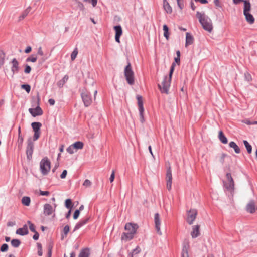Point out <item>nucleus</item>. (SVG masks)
I'll list each match as a JSON object with an SVG mask.
<instances>
[{"instance_id": "f03ea898", "label": "nucleus", "mask_w": 257, "mask_h": 257, "mask_svg": "<svg viewBox=\"0 0 257 257\" xmlns=\"http://www.w3.org/2000/svg\"><path fill=\"white\" fill-rule=\"evenodd\" d=\"M138 226L137 224L127 223L125 225V230L126 232L122 233L121 239L125 241H129L132 239L134 235L136 234Z\"/></svg>"}, {"instance_id": "a19ab883", "label": "nucleus", "mask_w": 257, "mask_h": 257, "mask_svg": "<svg viewBox=\"0 0 257 257\" xmlns=\"http://www.w3.org/2000/svg\"><path fill=\"white\" fill-rule=\"evenodd\" d=\"M37 248H38V254L39 256H42L43 254L42 251V247L40 243H37Z\"/></svg>"}, {"instance_id": "49530a36", "label": "nucleus", "mask_w": 257, "mask_h": 257, "mask_svg": "<svg viewBox=\"0 0 257 257\" xmlns=\"http://www.w3.org/2000/svg\"><path fill=\"white\" fill-rule=\"evenodd\" d=\"M74 147L72 145H70L67 149V151L72 154H73L74 151Z\"/></svg>"}, {"instance_id": "f257e3e1", "label": "nucleus", "mask_w": 257, "mask_h": 257, "mask_svg": "<svg viewBox=\"0 0 257 257\" xmlns=\"http://www.w3.org/2000/svg\"><path fill=\"white\" fill-rule=\"evenodd\" d=\"M175 66V63H172L170 68L169 76H165L161 83L160 84H158V87L161 93H164L166 94L169 93V90Z\"/></svg>"}, {"instance_id": "2eb2a0df", "label": "nucleus", "mask_w": 257, "mask_h": 257, "mask_svg": "<svg viewBox=\"0 0 257 257\" xmlns=\"http://www.w3.org/2000/svg\"><path fill=\"white\" fill-rule=\"evenodd\" d=\"M154 221L155 224V228L158 234L160 235H162V232L160 230L161 220L160 218V215L158 213L155 214Z\"/></svg>"}, {"instance_id": "774afa93", "label": "nucleus", "mask_w": 257, "mask_h": 257, "mask_svg": "<svg viewBox=\"0 0 257 257\" xmlns=\"http://www.w3.org/2000/svg\"><path fill=\"white\" fill-rule=\"evenodd\" d=\"M196 2H200L201 4H205L208 3L207 0H195Z\"/></svg>"}, {"instance_id": "c756f323", "label": "nucleus", "mask_w": 257, "mask_h": 257, "mask_svg": "<svg viewBox=\"0 0 257 257\" xmlns=\"http://www.w3.org/2000/svg\"><path fill=\"white\" fill-rule=\"evenodd\" d=\"M141 248L139 246H137L132 252L129 254V257H134L137 254H138L141 252Z\"/></svg>"}, {"instance_id": "5701e85b", "label": "nucleus", "mask_w": 257, "mask_h": 257, "mask_svg": "<svg viewBox=\"0 0 257 257\" xmlns=\"http://www.w3.org/2000/svg\"><path fill=\"white\" fill-rule=\"evenodd\" d=\"M163 7L164 10L168 14H171L172 9L167 0H163Z\"/></svg>"}, {"instance_id": "603ef678", "label": "nucleus", "mask_w": 257, "mask_h": 257, "mask_svg": "<svg viewBox=\"0 0 257 257\" xmlns=\"http://www.w3.org/2000/svg\"><path fill=\"white\" fill-rule=\"evenodd\" d=\"M31 71V68L30 66L26 65L25 69L24 70V72L25 73L28 74L30 73Z\"/></svg>"}, {"instance_id": "7c9ffc66", "label": "nucleus", "mask_w": 257, "mask_h": 257, "mask_svg": "<svg viewBox=\"0 0 257 257\" xmlns=\"http://www.w3.org/2000/svg\"><path fill=\"white\" fill-rule=\"evenodd\" d=\"M72 145L74 147V149L77 150L82 149L84 144L82 142L78 141L73 144Z\"/></svg>"}, {"instance_id": "a211bd4d", "label": "nucleus", "mask_w": 257, "mask_h": 257, "mask_svg": "<svg viewBox=\"0 0 257 257\" xmlns=\"http://www.w3.org/2000/svg\"><path fill=\"white\" fill-rule=\"evenodd\" d=\"M33 144L31 141H30L28 143L26 150V153L28 159H30V157H31L32 154L33 153Z\"/></svg>"}, {"instance_id": "4be33fe9", "label": "nucleus", "mask_w": 257, "mask_h": 257, "mask_svg": "<svg viewBox=\"0 0 257 257\" xmlns=\"http://www.w3.org/2000/svg\"><path fill=\"white\" fill-rule=\"evenodd\" d=\"M189 245L188 242H187L183 246L182 252V257H189L188 249Z\"/></svg>"}, {"instance_id": "473e14b6", "label": "nucleus", "mask_w": 257, "mask_h": 257, "mask_svg": "<svg viewBox=\"0 0 257 257\" xmlns=\"http://www.w3.org/2000/svg\"><path fill=\"white\" fill-rule=\"evenodd\" d=\"M164 36L168 40L169 38L168 27L166 25H163Z\"/></svg>"}, {"instance_id": "a18cd8bd", "label": "nucleus", "mask_w": 257, "mask_h": 257, "mask_svg": "<svg viewBox=\"0 0 257 257\" xmlns=\"http://www.w3.org/2000/svg\"><path fill=\"white\" fill-rule=\"evenodd\" d=\"M83 185L85 187H90L91 185V182L89 180L86 179L83 182Z\"/></svg>"}, {"instance_id": "412c9836", "label": "nucleus", "mask_w": 257, "mask_h": 257, "mask_svg": "<svg viewBox=\"0 0 257 257\" xmlns=\"http://www.w3.org/2000/svg\"><path fill=\"white\" fill-rule=\"evenodd\" d=\"M193 42L194 38L193 36L191 35H190L189 33H187L186 34L185 47H187L188 46L192 44Z\"/></svg>"}, {"instance_id": "39448f33", "label": "nucleus", "mask_w": 257, "mask_h": 257, "mask_svg": "<svg viewBox=\"0 0 257 257\" xmlns=\"http://www.w3.org/2000/svg\"><path fill=\"white\" fill-rule=\"evenodd\" d=\"M40 168L42 174L46 175L50 171L51 162L48 157L43 158L40 163Z\"/></svg>"}, {"instance_id": "3c124183", "label": "nucleus", "mask_w": 257, "mask_h": 257, "mask_svg": "<svg viewBox=\"0 0 257 257\" xmlns=\"http://www.w3.org/2000/svg\"><path fill=\"white\" fill-rule=\"evenodd\" d=\"M182 1L183 0H177V5H178V7H179V8L180 9V10H182L184 7V5L182 2Z\"/></svg>"}, {"instance_id": "1a4fd4ad", "label": "nucleus", "mask_w": 257, "mask_h": 257, "mask_svg": "<svg viewBox=\"0 0 257 257\" xmlns=\"http://www.w3.org/2000/svg\"><path fill=\"white\" fill-rule=\"evenodd\" d=\"M197 210L195 209H192L187 211L186 221L187 223L191 225L196 218Z\"/></svg>"}, {"instance_id": "4c0bfd02", "label": "nucleus", "mask_w": 257, "mask_h": 257, "mask_svg": "<svg viewBox=\"0 0 257 257\" xmlns=\"http://www.w3.org/2000/svg\"><path fill=\"white\" fill-rule=\"evenodd\" d=\"M78 50L77 48H75L73 51L72 52L71 55V59L72 61H74L76 57H77V55L78 54Z\"/></svg>"}, {"instance_id": "f704fd0d", "label": "nucleus", "mask_w": 257, "mask_h": 257, "mask_svg": "<svg viewBox=\"0 0 257 257\" xmlns=\"http://www.w3.org/2000/svg\"><path fill=\"white\" fill-rule=\"evenodd\" d=\"M21 243V242L18 239H13L11 241V244L14 247H18Z\"/></svg>"}, {"instance_id": "338daca9", "label": "nucleus", "mask_w": 257, "mask_h": 257, "mask_svg": "<svg viewBox=\"0 0 257 257\" xmlns=\"http://www.w3.org/2000/svg\"><path fill=\"white\" fill-rule=\"evenodd\" d=\"M52 255V247L49 246V250L48 252V257H51Z\"/></svg>"}, {"instance_id": "09e8293b", "label": "nucleus", "mask_w": 257, "mask_h": 257, "mask_svg": "<svg viewBox=\"0 0 257 257\" xmlns=\"http://www.w3.org/2000/svg\"><path fill=\"white\" fill-rule=\"evenodd\" d=\"M85 2L91 3L93 7H95L97 3V0H84Z\"/></svg>"}, {"instance_id": "c03bdc74", "label": "nucleus", "mask_w": 257, "mask_h": 257, "mask_svg": "<svg viewBox=\"0 0 257 257\" xmlns=\"http://www.w3.org/2000/svg\"><path fill=\"white\" fill-rule=\"evenodd\" d=\"M8 249V245L7 244H3L0 248V250L2 252H6Z\"/></svg>"}, {"instance_id": "cd10ccee", "label": "nucleus", "mask_w": 257, "mask_h": 257, "mask_svg": "<svg viewBox=\"0 0 257 257\" xmlns=\"http://www.w3.org/2000/svg\"><path fill=\"white\" fill-rule=\"evenodd\" d=\"M34 132L40 131L42 124L40 122H35L31 124Z\"/></svg>"}, {"instance_id": "ea45409f", "label": "nucleus", "mask_w": 257, "mask_h": 257, "mask_svg": "<svg viewBox=\"0 0 257 257\" xmlns=\"http://www.w3.org/2000/svg\"><path fill=\"white\" fill-rule=\"evenodd\" d=\"M17 142L18 144V147L20 148L22 147L23 142V138L21 135H19Z\"/></svg>"}, {"instance_id": "20e7f679", "label": "nucleus", "mask_w": 257, "mask_h": 257, "mask_svg": "<svg viewBox=\"0 0 257 257\" xmlns=\"http://www.w3.org/2000/svg\"><path fill=\"white\" fill-rule=\"evenodd\" d=\"M251 10V4L249 1H244V6L243 8V14L245 20L250 24H252L255 21V19L250 12Z\"/></svg>"}, {"instance_id": "f3484780", "label": "nucleus", "mask_w": 257, "mask_h": 257, "mask_svg": "<svg viewBox=\"0 0 257 257\" xmlns=\"http://www.w3.org/2000/svg\"><path fill=\"white\" fill-rule=\"evenodd\" d=\"M11 71L13 74L18 73L19 72L20 67L19 66V64L18 61L16 60V59L14 58L11 62Z\"/></svg>"}, {"instance_id": "c9c22d12", "label": "nucleus", "mask_w": 257, "mask_h": 257, "mask_svg": "<svg viewBox=\"0 0 257 257\" xmlns=\"http://www.w3.org/2000/svg\"><path fill=\"white\" fill-rule=\"evenodd\" d=\"M70 230V227L69 225H66L64 229H63V233L64 234L62 235V238L63 239L64 237H66L67 235V234L69 232Z\"/></svg>"}, {"instance_id": "0e129e2a", "label": "nucleus", "mask_w": 257, "mask_h": 257, "mask_svg": "<svg viewBox=\"0 0 257 257\" xmlns=\"http://www.w3.org/2000/svg\"><path fill=\"white\" fill-rule=\"evenodd\" d=\"M32 50L31 47L28 46L26 47V49L25 50V52L26 53H29Z\"/></svg>"}, {"instance_id": "e433bc0d", "label": "nucleus", "mask_w": 257, "mask_h": 257, "mask_svg": "<svg viewBox=\"0 0 257 257\" xmlns=\"http://www.w3.org/2000/svg\"><path fill=\"white\" fill-rule=\"evenodd\" d=\"M37 60V58L36 56L34 55H32L30 56H29L28 58H27L26 61L27 62H36Z\"/></svg>"}, {"instance_id": "37998d69", "label": "nucleus", "mask_w": 257, "mask_h": 257, "mask_svg": "<svg viewBox=\"0 0 257 257\" xmlns=\"http://www.w3.org/2000/svg\"><path fill=\"white\" fill-rule=\"evenodd\" d=\"M22 88L25 89L27 93H29L31 90V87L28 84H23L21 86Z\"/></svg>"}, {"instance_id": "864d4df0", "label": "nucleus", "mask_w": 257, "mask_h": 257, "mask_svg": "<svg viewBox=\"0 0 257 257\" xmlns=\"http://www.w3.org/2000/svg\"><path fill=\"white\" fill-rule=\"evenodd\" d=\"M79 214L80 211L79 210H76L74 213L73 218L74 219H77L78 218Z\"/></svg>"}, {"instance_id": "69168bd1", "label": "nucleus", "mask_w": 257, "mask_h": 257, "mask_svg": "<svg viewBox=\"0 0 257 257\" xmlns=\"http://www.w3.org/2000/svg\"><path fill=\"white\" fill-rule=\"evenodd\" d=\"M48 102L50 105H54L55 101L54 99L51 98L49 99Z\"/></svg>"}, {"instance_id": "7ed1b4c3", "label": "nucleus", "mask_w": 257, "mask_h": 257, "mask_svg": "<svg viewBox=\"0 0 257 257\" xmlns=\"http://www.w3.org/2000/svg\"><path fill=\"white\" fill-rule=\"evenodd\" d=\"M196 15L203 29L209 32H211L213 26L211 19L204 12L202 13L198 11Z\"/></svg>"}, {"instance_id": "72a5a7b5", "label": "nucleus", "mask_w": 257, "mask_h": 257, "mask_svg": "<svg viewBox=\"0 0 257 257\" xmlns=\"http://www.w3.org/2000/svg\"><path fill=\"white\" fill-rule=\"evenodd\" d=\"M65 207L71 210L72 207V202L71 199H68L65 200Z\"/></svg>"}, {"instance_id": "b1692460", "label": "nucleus", "mask_w": 257, "mask_h": 257, "mask_svg": "<svg viewBox=\"0 0 257 257\" xmlns=\"http://www.w3.org/2000/svg\"><path fill=\"white\" fill-rule=\"evenodd\" d=\"M89 220V218H86L83 220H81L79 221L78 223L76 224V225L75 226L74 228V231L79 229L80 228H81L82 226L86 224Z\"/></svg>"}, {"instance_id": "4d7b16f0", "label": "nucleus", "mask_w": 257, "mask_h": 257, "mask_svg": "<svg viewBox=\"0 0 257 257\" xmlns=\"http://www.w3.org/2000/svg\"><path fill=\"white\" fill-rule=\"evenodd\" d=\"M226 156V155H225V154H221L219 158V161L221 163L223 164L224 162V159Z\"/></svg>"}, {"instance_id": "8fccbe9b", "label": "nucleus", "mask_w": 257, "mask_h": 257, "mask_svg": "<svg viewBox=\"0 0 257 257\" xmlns=\"http://www.w3.org/2000/svg\"><path fill=\"white\" fill-rule=\"evenodd\" d=\"M40 135V131L34 132V140H37L39 138Z\"/></svg>"}, {"instance_id": "6ab92c4d", "label": "nucleus", "mask_w": 257, "mask_h": 257, "mask_svg": "<svg viewBox=\"0 0 257 257\" xmlns=\"http://www.w3.org/2000/svg\"><path fill=\"white\" fill-rule=\"evenodd\" d=\"M200 226L198 225H194L192 227V231L191 235L193 238H196L200 234L199 232Z\"/></svg>"}, {"instance_id": "dca6fc26", "label": "nucleus", "mask_w": 257, "mask_h": 257, "mask_svg": "<svg viewBox=\"0 0 257 257\" xmlns=\"http://www.w3.org/2000/svg\"><path fill=\"white\" fill-rule=\"evenodd\" d=\"M114 29L115 32V41L119 43L120 42V37L122 34V28L120 25L115 26L114 27Z\"/></svg>"}, {"instance_id": "f8f14e48", "label": "nucleus", "mask_w": 257, "mask_h": 257, "mask_svg": "<svg viewBox=\"0 0 257 257\" xmlns=\"http://www.w3.org/2000/svg\"><path fill=\"white\" fill-rule=\"evenodd\" d=\"M55 207L53 208L51 205L48 203L45 204L43 206V214L45 216H50L54 214L55 211Z\"/></svg>"}, {"instance_id": "4468645a", "label": "nucleus", "mask_w": 257, "mask_h": 257, "mask_svg": "<svg viewBox=\"0 0 257 257\" xmlns=\"http://www.w3.org/2000/svg\"><path fill=\"white\" fill-rule=\"evenodd\" d=\"M137 100H138V104L139 107V110L140 112V115L141 117V120L142 122L144 121V117H143V112H144V107H143V103L142 100V97L140 96H137Z\"/></svg>"}, {"instance_id": "58836bf2", "label": "nucleus", "mask_w": 257, "mask_h": 257, "mask_svg": "<svg viewBox=\"0 0 257 257\" xmlns=\"http://www.w3.org/2000/svg\"><path fill=\"white\" fill-rule=\"evenodd\" d=\"M31 9V7H29L24 11V12L23 13L21 16L22 18V19H24L25 17H26L28 15L29 13L30 12Z\"/></svg>"}, {"instance_id": "e2e57ef3", "label": "nucleus", "mask_w": 257, "mask_h": 257, "mask_svg": "<svg viewBox=\"0 0 257 257\" xmlns=\"http://www.w3.org/2000/svg\"><path fill=\"white\" fill-rule=\"evenodd\" d=\"M39 236V233L36 231V232H35V234L33 235V238L34 240H37L38 239Z\"/></svg>"}, {"instance_id": "ddd939ff", "label": "nucleus", "mask_w": 257, "mask_h": 257, "mask_svg": "<svg viewBox=\"0 0 257 257\" xmlns=\"http://www.w3.org/2000/svg\"><path fill=\"white\" fill-rule=\"evenodd\" d=\"M246 211L250 213H255L257 211V202L250 201L246 205Z\"/></svg>"}, {"instance_id": "de8ad7c7", "label": "nucleus", "mask_w": 257, "mask_h": 257, "mask_svg": "<svg viewBox=\"0 0 257 257\" xmlns=\"http://www.w3.org/2000/svg\"><path fill=\"white\" fill-rule=\"evenodd\" d=\"M50 195V192L49 191H43L41 190L39 191V195L41 196H48Z\"/></svg>"}, {"instance_id": "052dcab7", "label": "nucleus", "mask_w": 257, "mask_h": 257, "mask_svg": "<svg viewBox=\"0 0 257 257\" xmlns=\"http://www.w3.org/2000/svg\"><path fill=\"white\" fill-rule=\"evenodd\" d=\"M67 174V170H64L62 172V174H61V175H60V177H61V179H64V178H66V177Z\"/></svg>"}, {"instance_id": "aec40b11", "label": "nucleus", "mask_w": 257, "mask_h": 257, "mask_svg": "<svg viewBox=\"0 0 257 257\" xmlns=\"http://www.w3.org/2000/svg\"><path fill=\"white\" fill-rule=\"evenodd\" d=\"M16 234L20 235H25L28 233V227L26 225L23 226L22 228L18 229L16 232Z\"/></svg>"}, {"instance_id": "6e6552de", "label": "nucleus", "mask_w": 257, "mask_h": 257, "mask_svg": "<svg viewBox=\"0 0 257 257\" xmlns=\"http://www.w3.org/2000/svg\"><path fill=\"white\" fill-rule=\"evenodd\" d=\"M40 98L38 97L37 100V106L35 108H29V112L33 116L36 117L37 116H41L43 114V111L41 107L39 106Z\"/></svg>"}, {"instance_id": "bf43d9fd", "label": "nucleus", "mask_w": 257, "mask_h": 257, "mask_svg": "<svg viewBox=\"0 0 257 257\" xmlns=\"http://www.w3.org/2000/svg\"><path fill=\"white\" fill-rule=\"evenodd\" d=\"M244 75H245V79L247 81H251V76L250 74H249L248 73H245Z\"/></svg>"}, {"instance_id": "5fc2aeb1", "label": "nucleus", "mask_w": 257, "mask_h": 257, "mask_svg": "<svg viewBox=\"0 0 257 257\" xmlns=\"http://www.w3.org/2000/svg\"><path fill=\"white\" fill-rule=\"evenodd\" d=\"M214 3L216 7L221 8L222 5L219 0H214Z\"/></svg>"}, {"instance_id": "13d9d810", "label": "nucleus", "mask_w": 257, "mask_h": 257, "mask_svg": "<svg viewBox=\"0 0 257 257\" xmlns=\"http://www.w3.org/2000/svg\"><path fill=\"white\" fill-rule=\"evenodd\" d=\"M114 178H115V171H114V170H113L112 172V173L111 174L110 177L109 178L110 182L111 183L113 182Z\"/></svg>"}, {"instance_id": "c85d7f7f", "label": "nucleus", "mask_w": 257, "mask_h": 257, "mask_svg": "<svg viewBox=\"0 0 257 257\" xmlns=\"http://www.w3.org/2000/svg\"><path fill=\"white\" fill-rule=\"evenodd\" d=\"M30 202L31 199L29 197L25 196L22 199V203L25 206H29L30 205Z\"/></svg>"}, {"instance_id": "393cba45", "label": "nucleus", "mask_w": 257, "mask_h": 257, "mask_svg": "<svg viewBox=\"0 0 257 257\" xmlns=\"http://www.w3.org/2000/svg\"><path fill=\"white\" fill-rule=\"evenodd\" d=\"M229 146L230 148L234 149L235 152L237 154H239L240 152V150L239 147L236 145L234 142H230L229 144Z\"/></svg>"}, {"instance_id": "0eeeda50", "label": "nucleus", "mask_w": 257, "mask_h": 257, "mask_svg": "<svg viewBox=\"0 0 257 257\" xmlns=\"http://www.w3.org/2000/svg\"><path fill=\"white\" fill-rule=\"evenodd\" d=\"M226 177L227 180L224 182V186L228 190L232 191L234 189V182L231 174L227 173Z\"/></svg>"}, {"instance_id": "a878e982", "label": "nucleus", "mask_w": 257, "mask_h": 257, "mask_svg": "<svg viewBox=\"0 0 257 257\" xmlns=\"http://www.w3.org/2000/svg\"><path fill=\"white\" fill-rule=\"evenodd\" d=\"M90 255V250L88 248L82 249L79 254L78 257H89Z\"/></svg>"}, {"instance_id": "9d476101", "label": "nucleus", "mask_w": 257, "mask_h": 257, "mask_svg": "<svg viewBox=\"0 0 257 257\" xmlns=\"http://www.w3.org/2000/svg\"><path fill=\"white\" fill-rule=\"evenodd\" d=\"M81 97L86 107H88L91 105L92 102V100L89 92L86 90L83 91L81 93Z\"/></svg>"}, {"instance_id": "bb28decb", "label": "nucleus", "mask_w": 257, "mask_h": 257, "mask_svg": "<svg viewBox=\"0 0 257 257\" xmlns=\"http://www.w3.org/2000/svg\"><path fill=\"white\" fill-rule=\"evenodd\" d=\"M219 139L220 141L223 144H227L228 142L227 139L226 137L224 136L223 133L222 131H220L219 132V135H218Z\"/></svg>"}, {"instance_id": "6e6d98bb", "label": "nucleus", "mask_w": 257, "mask_h": 257, "mask_svg": "<svg viewBox=\"0 0 257 257\" xmlns=\"http://www.w3.org/2000/svg\"><path fill=\"white\" fill-rule=\"evenodd\" d=\"M38 55L43 56L44 55V52L42 49V47H39L38 49V52H37Z\"/></svg>"}, {"instance_id": "9b49d317", "label": "nucleus", "mask_w": 257, "mask_h": 257, "mask_svg": "<svg viewBox=\"0 0 257 257\" xmlns=\"http://www.w3.org/2000/svg\"><path fill=\"white\" fill-rule=\"evenodd\" d=\"M166 187L167 189L170 191L172 188V171L171 166H169L167 170V173L166 175Z\"/></svg>"}, {"instance_id": "680f3d73", "label": "nucleus", "mask_w": 257, "mask_h": 257, "mask_svg": "<svg viewBox=\"0 0 257 257\" xmlns=\"http://www.w3.org/2000/svg\"><path fill=\"white\" fill-rule=\"evenodd\" d=\"M244 1H249V0H233L234 4H238L241 2H243L244 4Z\"/></svg>"}, {"instance_id": "423d86ee", "label": "nucleus", "mask_w": 257, "mask_h": 257, "mask_svg": "<svg viewBox=\"0 0 257 257\" xmlns=\"http://www.w3.org/2000/svg\"><path fill=\"white\" fill-rule=\"evenodd\" d=\"M124 75L127 83L130 85L134 84V73L132 70L131 63H128L124 69Z\"/></svg>"}, {"instance_id": "79ce46f5", "label": "nucleus", "mask_w": 257, "mask_h": 257, "mask_svg": "<svg viewBox=\"0 0 257 257\" xmlns=\"http://www.w3.org/2000/svg\"><path fill=\"white\" fill-rule=\"evenodd\" d=\"M27 223L29 225L30 230L33 232H36V231L35 230V225L33 224H32L30 221H28Z\"/></svg>"}, {"instance_id": "2f4dec72", "label": "nucleus", "mask_w": 257, "mask_h": 257, "mask_svg": "<svg viewBox=\"0 0 257 257\" xmlns=\"http://www.w3.org/2000/svg\"><path fill=\"white\" fill-rule=\"evenodd\" d=\"M243 144L247 150V152L249 153V154H250L252 152V147L249 144V143L246 141V140H244L243 141Z\"/></svg>"}]
</instances>
